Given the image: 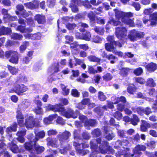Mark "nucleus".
<instances>
[{
  "instance_id": "0e129e2a",
  "label": "nucleus",
  "mask_w": 157,
  "mask_h": 157,
  "mask_svg": "<svg viewBox=\"0 0 157 157\" xmlns=\"http://www.w3.org/2000/svg\"><path fill=\"white\" fill-rule=\"evenodd\" d=\"M88 17L91 21H94V17L93 13L92 12H90L88 14Z\"/></svg>"
},
{
  "instance_id": "cd10ccee",
  "label": "nucleus",
  "mask_w": 157,
  "mask_h": 157,
  "mask_svg": "<svg viewBox=\"0 0 157 157\" xmlns=\"http://www.w3.org/2000/svg\"><path fill=\"white\" fill-rule=\"evenodd\" d=\"M35 150L38 153L42 152L44 150V148L43 147L40 146L36 144L35 143H34Z\"/></svg>"
},
{
  "instance_id": "f704fd0d",
  "label": "nucleus",
  "mask_w": 157,
  "mask_h": 157,
  "mask_svg": "<svg viewBox=\"0 0 157 157\" xmlns=\"http://www.w3.org/2000/svg\"><path fill=\"white\" fill-rule=\"evenodd\" d=\"M28 45L29 43L27 41H25L23 43L20 48V52H23L26 49L27 46Z\"/></svg>"
},
{
  "instance_id": "1a4fd4ad",
  "label": "nucleus",
  "mask_w": 157,
  "mask_h": 157,
  "mask_svg": "<svg viewBox=\"0 0 157 157\" xmlns=\"http://www.w3.org/2000/svg\"><path fill=\"white\" fill-rule=\"evenodd\" d=\"M25 125L27 128H32L36 126L35 123V120L32 116H29L25 119Z\"/></svg>"
},
{
  "instance_id": "f03ea898",
  "label": "nucleus",
  "mask_w": 157,
  "mask_h": 157,
  "mask_svg": "<svg viewBox=\"0 0 157 157\" xmlns=\"http://www.w3.org/2000/svg\"><path fill=\"white\" fill-rule=\"evenodd\" d=\"M94 140L91 141L90 142V148L92 151V153H94L95 152H101L102 154H105L108 151V150H110V153H113L114 152L113 150L107 144V142L106 141L102 142L101 144V140L100 138H98L96 140V142L98 144H101L99 147L97 146L94 142Z\"/></svg>"
},
{
  "instance_id": "aec40b11",
  "label": "nucleus",
  "mask_w": 157,
  "mask_h": 157,
  "mask_svg": "<svg viewBox=\"0 0 157 157\" xmlns=\"http://www.w3.org/2000/svg\"><path fill=\"white\" fill-rule=\"evenodd\" d=\"M62 90V93L65 96H67L69 94V89L67 88L66 86L62 84H60Z\"/></svg>"
},
{
  "instance_id": "6ab92c4d",
  "label": "nucleus",
  "mask_w": 157,
  "mask_h": 157,
  "mask_svg": "<svg viewBox=\"0 0 157 157\" xmlns=\"http://www.w3.org/2000/svg\"><path fill=\"white\" fill-rule=\"evenodd\" d=\"M35 18L39 23L42 24L45 21V17L43 16L37 15L36 16Z\"/></svg>"
},
{
  "instance_id": "72a5a7b5",
  "label": "nucleus",
  "mask_w": 157,
  "mask_h": 157,
  "mask_svg": "<svg viewBox=\"0 0 157 157\" xmlns=\"http://www.w3.org/2000/svg\"><path fill=\"white\" fill-rule=\"evenodd\" d=\"M7 66L9 70L12 74L15 75L17 73V69L9 65H8Z\"/></svg>"
},
{
  "instance_id": "f8f14e48",
  "label": "nucleus",
  "mask_w": 157,
  "mask_h": 157,
  "mask_svg": "<svg viewBox=\"0 0 157 157\" xmlns=\"http://www.w3.org/2000/svg\"><path fill=\"white\" fill-rule=\"evenodd\" d=\"M47 140L48 141L47 144L48 145L54 147H57L58 146L57 141L55 139L48 138L47 139Z\"/></svg>"
},
{
  "instance_id": "bb28decb",
  "label": "nucleus",
  "mask_w": 157,
  "mask_h": 157,
  "mask_svg": "<svg viewBox=\"0 0 157 157\" xmlns=\"http://www.w3.org/2000/svg\"><path fill=\"white\" fill-rule=\"evenodd\" d=\"M10 149L13 153H16L19 152V150L17 146L12 143L10 144Z\"/></svg>"
},
{
  "instance_id": "c9c22d12",
  "label": "nucleus",
  "mask_w": 157,
  "mask_h": 157,
  "mask_svg": "<svg viewBox=\"0 0 157 157\" xmlns=\"http://www.w3.org/2000/svg\"><path fill=\"white\" fill-rule=\"evenodd\" d=\"M34 145L33 144H32V145L29 142H26L24 144V146L25 149L28 150H30L32 149L34 147Z\"/></svg>"
},
{
  "instance_id": "13d9d810",
  "label": "nucleus",
  "mask_w": 157,
  "mask_h": 157,
  "mask_svg": "<svg viewBox=\"0 0 157 157\" xmlns=\"http://www.w3.org/2000/svg\"><path fill=\"white\" fill-rule=\"evenodd\" d=\"M47 3L49 7H52L55 4V0H48Z\"/></svg>"
},
{
  "instance_id": "f257e3e1",
  "label": "nucleus",
  "mask_w": 157,
  "mask_h": 157,
  "mask_svg": "<svg viewBox=\"0 0 157 157\" xmlns=\"http://www.w3.org/2000/svg\"><path fill=\"white\" fill-rule=\"evenodd\" d=\"M46 111L52 110L54 112H59L63 116L67 118L72 117L75 118L77 117L76 113H74L71 109L66 111L64 108L59 105H52L49 104L45 107Z\"/></svg>"
},
{
  "instance_id": "a18cd8bd",
  "label": "nucleus",
  "mask_w": 157,
  "mask_h": 157,
  "mask_svg": "<svg viewBox=\"0 0 157 157\" xmlns=\"http://www.w3.org/2000/svg\"><path fill=\"white\" fill-rule=\"evenodd\" d=\"M71 94L73 96L78 97L79 96V93L76 89H73L71 91Z\"/></svg>"
},
{
  "instance_id": "4c0bfd02",
  "label": "nucleus",
  "mask_w": 157,
  "mask_h": 157,
  "mask_svg": "<svg viewBox=\"0 0 157 157\" xmlns=\"http://www.w3.org/2000/svg\"><path fill=\"white\" fill-rule=\"evenodd\" d=\"M116 102H114V104H117L120 102H122L124 103L126 101V99L125 97L124 96H121L120 98H116Z\"/></svg>"
},
{
  "instance_id": "de8ad7c7",
  "label": "nucleus",
  "mask_w": 157,
  "mask_h": 157,
  "mask_svg": "<svg viewBox=\"0 0 157 157\" xmlns=\"http://www.w3.org/2000/svg\"><path fill=\"white\" fill-rule=\"evenodd\" d=\"M114 117L118 120L121 119L122 117L121 113L119 112H116L113 115Z\"/></svg>"
},
{
  "instance_id": "69168bd1",
  "label": "nucleus",
  "mask_w": 157,
  "mask_h": 157,
  "mask_svg": "<svg viewBox=\"0 0 157 157\" xmlns=\"http://www.w3.org/2000/svg\"><path fill=\"white\" fill-rule=\"evenodd\" d=\"M152 113L150 109L148 107L144 109V113L147 115H148Z\"/></svg>"
},
{
  "instance_id": "e2e57ef3",
  "label": "nucleus",
  "mask_w": 157,
  "mask_h": 157,
  "mask_svg": "<svg viewBox=\"0 0 157 157\" xmlns=\"http://www.w3.org/2000/svg\"><path fill=\"white\" fill-rule=\"evenodd\" d=\"M79 47L81 49H83L84 50H87L88 48L89 47L87 44H83L79 45Z\"/></svg>"
},
{
  "instance_id": "c03bdc74",
  "label": "nucleus",
  "mask_w": 157,
  "mask_h": 157,
  "mask_svg": "<svg viewBox=\"0 0 157 157\" xmlns=\"http://www.w3.org/2000/svg\"><path fill=\"white\" fill-rule=\"evenodd\" d=\"M94 31L98 33L102 34L104 31V29L101 27H96L94 29Z\"/></svg>"
},
{
  "instance_id": "338daca9",
  "label": "nucleus",
  "mask_w": 157,
  "mask_h": 157,
  "mask_svg": "<svg viewBox=\"0 0 157 157\" xmlns=\"http://www.w3.org/2000/svg\"><path fill=\"white\" fill-rule=\"evenodd\" d=\"M59 64L57 63L56 65L52 67V68H53V71L54 72H57L59 71Z\"/></svg>"
},
{
  "instance_id": "20e7f679",
  "label": "nucleus",
  "mask_w": 157,
  "mask_h": 157,
  "mask_svg": "<svg viewBox=\"0 0 157 157\" xmlns=\"http://www.w3.org/2000/svg\"><path fill=\"white\" fill-rule=\"evenodd\" d=\"M22 78H21L19 79H17L15 83L14 84V86L13 89L11 90L10 92H15L18 95H21L26 91L28 89L27 87L24 85L19 83L22 81Z\"/></svg>"
},
{
  "instance_id": "0eeeda50",
  "label": "nucleus",
  "mask_w": 157,
  "mask_h": 157,
  "mask_svg": "<svg viewBox=\"0 0 157 157\" xmlns=\"http://www.w3.org/2000/svg\"><path fill=\"white\" fill-rule=\"evenodd\" d=\"M127 30L124 27L121 26L116 28V34L118 39H121L126 36Z\"/></svg>"
},
{
  "instance_id": "a211bd4d",
  "label": "nucleus",
  "mask_w": 157,
  "mask_h": 157,
  "mask_svg": "<svg viewBox=\"0 0 157 157\" xmlns=\"http://www.w3.org/2000/svg\"><path fill=\"white\" fill-rule=\"evenodd\" d=\"M70 135L71 134L69 132H65L62 135L59 136V140L60 141H63L67 139Z\"/></svg>"
},
{
  "instance_id": "79ce46f5",
  "label": "nucleus",
  "mask_w": 157,
  "mask_h": 157,
  "mask_svg": "<svg viewBox=\"0 0 157 157\" xmlns=\"http://www.w3.org/2000/svg\"><path fill=\"white\" fill-rule=\"evenodd\" d=\"M11 37L12 39L18 40H21L22 38V35L15 33H13L11 35Z\"/></svg>"
},
{
  "instance_id": "412c9836",
  "label": "nucleus",
  "mask_w": 157,
  "mask_h": 157,
  "mask_svg": "<svg viewBox=\"0 0 157 157\" xmlns=\"http://www.w3.org/2000/svg\"><path fill=\"white\" fill-rule=\"evenodd\" d=\"M130 69L128 68H123L121 70L120 74L122 76L125 77L127 75Z\"/></svg>"
},
{
  "instance_id": "2eb2a0df",
  "label": "nucleus",
  "mask_w": 157,
  "mask_h": 157,
  "mask_svg": "<svg viewBox=\"0 0 157 157\" xmlns=\"http://www.w3.org/2000/svg\"><path fill=\"white\" fill-rule=\"evenodd\" d=\"M142 124L140 127L141 130L142 131H146L147 128L150 127V125L146 121L142 120Z\"/></svg>"
},
{
  "instance_id": "5701e85b",
  "label": "nucleus",
  "mask_w": 157,
  "mask_h": 157,
  "mask_svg": "<svg viewBox=\"0 0 157 157\" xmlns=\"http://www.w3.org/2000/svg\"><path fill=\"white\" fill-rule=\"evenodd\" d=\"M17 124L16 123H15L10 127L7 128L6 129V132H7L12 131L15 132L17 130Z\"/></svg>"
},
{
  "instance_id": "603ef678",
  "label": "nucleus",
  "mask_w": 157,
  "mask_h": 157,
  "mask_svg": "<svg viewBox=\"0 0 157 157\" xmlns=\"http://www.w3.org/2000/svg\"><path fill=\"white\" fill-rule=\"evenodd\" d=\"M124 150V151L122 152L121 153L119 152H118L117 153H116V156L117 157H120L121 155H124V157H130V156H129L128 155V154L127 153L126 154L125 153V151H124V150H122L123 151Z\"/></svg>"
},
{
  "instance_id": "6e6552de",
  "label": "nucleus",
  "mask_w": 157,
  "mask_h": 157,
  "mask_svg": "<svg viewBox=\"0 0 157 157\" xmlns=\"http://www.w3.org/2000/svg\"><path fill=\"white\" fill-rule=\"evenodd\" d=\"M116 45H117L119 47L122 46V44L119 42H116L114 41V43L112 41H111L109 44L106 43L105 44V49L108 51L109 52H113L114 51V49L115 48V46Z\"/></svg>"
},
{
  "instance_id": "473e14b6",
  "label": "nucleus",
  "mask_w": 157,
  "mask_h": 157,
  "mask_svg": "<svg viewBox=\"0 0 157 157\" xmlns=\"http://www.w3.org/2000/svg\"><path fill=\"white\" fill-rule=\"evenodd\" d=\"M143 72L142 69L141 67H139L134 70L133 73L136 75H141Z\"/></svg>"
},
{
  "instance_id": "7c9ffc66",
  "label": "nucleus",
  "mask_w": 157,
  "mask_h": 157,
  "mask_svg": "<svg viewBox=\"0 0 157 157\" xmlns=\"http://www.w3.org/2000/svg\"><path fill=\"white\" fill-rule=\"evenodd\" d=\"M89 60L91 61L96 62H99L100 61V59L96 57L95 56H90L88 57Z\"/></svg>"
},
{
  "instance_id": "8fccbe9b",
  "label": "nucleus",
  "mask_w": 157,
  "mask_h": 157,
  "mask_svg": "<svg viewBox=\"0 0 157 157\" xmlns=\"http://www.w3.org/2000/svg\"><path fill=\"white\" fill-rule=\"evenodd\" d=\"M34 112L36 114H43V110L40 107H38L34 110Z\"/></svg>"
},
{
  "instance_id": "a19ab883",
  "label": "nucleus",
  "mask_w": 157,
  "mask_h": 157,
  "mask_svg": "<svg viewBox=\"0 0 157 157\" xmlns=\"http://www.w3.org/2000/svg\"><path fill=\"white\" fill-rule=\"evenodd\" d=\"M26 131L25 129L20 130L17 132V135L18 136H24L26 134Z\"/></svg>"
},
{
  "instance_id": "4d7b16f0",
  "label": "nucleus",
  "mask_w": 157,
  "mask_h": 157,
  "mask_svg": "<svg viewBox=\"0 0 157 157\" xmlns=\"http://www.w3.org/2000/svg\"><path fill=\"white\" fill-rule=\"evenodd\" d=\"M135 79L136 82L141 84H144L145 82V80L141 78H136Z\"/></svg>"
},
{
  "instance_id": "e433bc0d",
  "label": "nucleus",
  "mask_w": 157,
  "mask_h": 157,
  "mask_svg": "<svg viewBox=\"0 0 157 157\" xmlns=\"http://www.w3.org/2000/svg\"><path fill=\"white\" fill-rule=\"evenodd\" d=\"M103 79L106 81H108L111 80L113 76L110 74L109 73H107L103 77Z\"/></svg>"
},
{
  "instance_id": "864d4df0",
  "label": "nucleus",
  "mask_w": 157,
  "mask_h": 157,
  "mask_svg": "<svg viewBox=\"0 0 157 157\" xmlns=\"http://www.w3.org/2000/svg\"><path fill=\"white\" fill-rule=\"evenodd\" d=\"M132 5L135 7L137 11L139 10L140 8V5L139 3L133 2Z\"/></svg>"
},
{
  "instance_id": "2f4dec72",
  "label": "nucleus",
  "mask_w": 157,
  "mask_h": 157,
  "mask_svg": "<svg viewBox=\"0 0 157 157\" xmlns=\"http://www.w3.org/2000/svg\"><path fill=\"white\" fill-rule=\"evenodd\" d=\"M98 99L101 101H104L106 99V96L103 92L101 91H99L98 93Z\"/></svg>"
},
{
  "instance_id": "dca6fc26",
  "label": "nucleus",
  "mask_w": 157,
  "mask_h": 157,
  "mask_svg": "<svg viewBox=\"0 0 157 157\" xmlns=\"http://www.w3.org/2000/svg\"><path fill=\"white\" fill-rule=\"evenodd\" d=\"M108 128L107 127L105 128L104 131L107 134L105 136V138L109 140H110L112 139L114 137V134L110 131H107Z\"/></svg>"
},
{
  "instance_id": "423d86ee",
  "label": "nucleus",
  "mask_w": 157,
  "mask_h": 157,
  "mask_svg": "<svg viewBox=\"0 0 157 157\" xmlns=\"http://www.w3.org/2000/svg\"><path fill=\"white\" fill-rule=\"evenodd\" d=\"M144 35L143 32L132 30L129 32L128 37L131 41H134L143 37Z\"/></svg>"
},
{
  "instance_id": "6e6d98bb",
  "label": "nucleus",
  "mask_w": 157,
  "mask_h": 157,
  "mask_svg": "<svg viewBox=\"0 0 157 157\" xmlns=\"http://www.w3.org/2000/svg\"><path fill=\"white\" fill-rule=\"evenodd\" d=\"M67 27L69 30H72L76 27V25L75 24L68 23L66 25Z\"/></svg>"
},
{
  "instance_id": "a878e982",
  "label": "nucleus",
  "mask_w": 157,
  "mask_h": 157,
  "mask_svg": "<svg viewBox=\"0 0 157 157\" xmlns=\"http://www.w3.org/2000/svg\"><path fill=\"white\" fill-rule=\"evenodd\" d=\"M10 32L11 30L10 29L4 27H2L0 30V35L9 33Z\"/></svg>"
},
{
  "instance_id": "9d476101",
  "label": "nucleus",
  "mask_w": 157,
  "mask_h": 157,
  "mask_svg": "<svg viewBox=\"0 0 157 157\" xmlns=\"http://www.w3.org/2000/svg\"><path fill=\"white\" fill-rule=\"evenodd\" d=\"M16 118L18 125L21 127L24 125V117L20 110H17V111Z\"/></svg>"
},
{
  "instance_id": "c756f323",
  "label": "nucleus",
  "mask_w": 157,
  "mask_h": 157,
  "mask_svg": "<svg viewBox=\"0 0 157 157\" xmlns=\"http://www.w3.org/2000/svg\"><path fill=\"white\" fill-rule=\"evenodd\" d=\"M96 124V121L94 120H89V121H86L85 123V127L88 126H93Z\"/></svg>"
},
{
  "instance_id": "37998d69",
  "label": "nucleus",
  "mask_w": 157,
  "mask_h": 157,
  "mask_svg": "<svg viewBox=\"0 0 157 157\" xmlns=\"http://www.w3.org/2000/svg\"><path fill=\"white\" fill-rule=\"evenodd\" d=\"M88 71L90 74H94L98 72L97 70L91 66H89L88 67Z\"/></svg>"
},
{
  "instance_id": "ddd939ff",
  "label": "nucleus",
  "mask_w": 157,
  "mask_h": 157,
  "mask_svg": "<svg viewBox=\"0 0 157 157\" xmlns=\"http://www.w3.org/2000/svg\"><path fill=\"white\" fill-rule=\"evenodd\" d=\"M146 68L147 71L153 72L157 69V65L154 63H151L147 65Z\"/></svg>"
},
{
  "instance_id": "5fc2aeb1",
  "label": "nucleus",
  "mask_w": 157,
  "mask_h": 157,
  "mask_svg": "<svg viewBox=\"0 0 157 157\" xmlns=\"http://www.w3.org/2000/svg\"><path fill=\"white\" fill-rule=\"evenodd\" d=\"M2 14L4 15V18L5 19V20L7 19L9 17V16H10V15L8 14L7 10L3 9L2 10Z\"/></svg>"
},
{
  "instance_id": "b1692460",
  "label": "nucleus",
  "mask_w": 157,
  "mask_h": 157,
  "mask_svg": "<svg viewBox=\"0 0 157 157\" xmlns=\"http://www.w3.org/2000/svg\"><path fill=\"white\" fill-rule=\"evenodd\" d=\"M91 37V35L90 33L89 32H86L85 34H83L82 36L78 37V38L89 41L90 40Z\"/></svg>"
},
{
  "instance_id": "f3484780",
  "label": "nucleus",
  "mask_w": 157,
  "mask_h": 157,
  "mask_svg": "<svg viewBox=\"0 0 157 157\" xmlns=\"http://www.w3.org/2000/svg\"><path fill=\"white\" fill-rule=\"evenodd\" d=\"M146 149V147L143 145H138L133 149V151L135 153L140 154V151H144Z\"/></svg>"
},
{
  "instance_id": "49530a36",
  "label": "nucleus",
  "mask_w": 157,
  "mask_h": 157,
  "mask_svg": "<svg viewBox=\"0 0 157 157\" xmlns=\"http://www.w3.org/2000/svg\"><path fill=\"white\" fill-rule=\"evenodd\" d=\"M70 6L73 12H76L78 11V9L76 5L74 4L73 3H71L70 5Z\"/></svg>"
},
{
  "instance_id": "4468645a",
  "label": "nucleus",
  "mask_w": 157,
  "mask_h": 157,
  "mask_svg": "<svg viewBox=\"0 0 157 157\" xmlns=\"http://www.w3.org/2000/svg\"><path fill=\"white\" fill-rule=\"evenodd\" d=\"M151 16V23L150 25L151 26H155L157 24V12L154 13Z\"/></svg>"
},
{
  "instance_id": "680f3d73",
  "label": "nucleus",
  "mask_w": 157,
  "mask_h": 157,
  "mask_svg": "<svg viewBox=\"0 0 157 157\" xmlns=\"http://www.w3.org/2000/svg\"><path fill=\"white\" fill-rule=\"evenodd\" d=\"M83 4L87 8H90L91 7V6L90 5V2L88 0H85V1L84 2Z\"/></svg>"
},
{
  "instance_id": "ea45409f",
  "label": "nucleus",
  "mask_w": 157,
  "mask_h": 157,
  "mask_svg": "<svg viewBox=\"0 0 157 157\" xmlns=\"http://www.w3.org/2000/svg\"><path fill=\"white\" fill-rule=\"evenodd\" d=\"M147 85L152 87L155 86V83L153 80L151 78H149L147 81Z\"/></svg>"
},
{
  "instance_id": "3c124183",
  "label": "nucleus",
  "mask_w": 157,
  "mask_h": 157,
  "mask_svg": "<svg viewBox=\"0 0 157 157\" xmlns=\"http://www.w3.org/2000/svg\"><path fill=\"white\" fill-rule=\"evenodd\" d=\"M101 39L99 36H94L92 38V41L96 43H100L101 41Z\"/></svg>"
},
{
  "instance_id": "7ed1b4c3",
  "label": "nucleus",
  "mask_w": 157,
  "mask_h": 157,
  "mask_svg": "<svg viewBox=\"0 0 157 157\" xmlns=\"http://www.w3.org/2000/svg\"><path fill=\"white\" fill-rule=\"evenodd\" d=\"M115 12V16L117 19H121V21L125 24L130 26H134V24L133 20L129 18L133 17V14L131 12H124L117 9L114 10Z\"/></svg>"
},
{
  "instance_id": "09e8293b",
  "label": "nucleus",
  "mask_w": 157,
  "mask_h": 157,
  "mask_svg": "<svg viewBox=\"0 0 157 157\" xmlns=\"http://www.w3.org/2000/svg\"><path fill=\"white\" fill-rule=\"evenodd\" d=\"M136 89L134 86H129L128 89V91L131 94H133L136 91Z\"/></svg>"
},
{
  "instance_id": "774afa93",
  "label": "nucleus",
  "mask_w": 157,
  "mask_h": 157,
  "mask_svg": "<svg viewBox=\"0 0 157 157\" xmlns=\"http://www.w3.org/2000/svg\"><path fill=\"white\" fill-rule=\"evenodd\" d=\"M57 133V132L55 130H50L48 132V135L49 136L55 135Z\"/></svg>"
},
{
  "instance_id": "9b49d317",
  "label": "nucleus",
  "mask_w": 157,
  "mask_h": 157,
  "mask_svg": "<svg viewBox=\"0 0 157 157\" xmlns=\"http://www.w3.org/2000/svg\"><path fill=\"white\" fill-rule=\"evenodd\" d=\"M35 133L36 134V137L33 140H31L33 137V134H30L28 137V139L31 140V142H33V143H35L40 138H42L45 136V133L43 131L40 132L37 134H36V132Z\"/></svg>"
},
{
  "instance_id": "393cba45",
  "label": "nucleus",
  "mask_w": 157,
  "mask_h": 157,
  "mask_svg": "<svg viewBox=\"0 0 157 157\" xmlns=\"http://www.w3.org/2000/svg\"><path fill=\"white\" fill-rule=\"evenodd\" d=\"M24 5L26 7L31 9H35L38 6L37 4H35L31 2L25 3Z\"/></svg>"
},
{
  "instance_id": "39448f33",
  "label": "nucleus",
  "mask_w": 157,
  "mask_h": 157,
  "mask_svg": "<svg viewBox=\"0 0 157 157\" xmlns=\"http://www.w3.org/2000/svg\"><path fill=\"white\" fill-rule=\"evenodd\" d=\"M5 56L7 58H10L9 61L14 63L17 64L18 63V56L17 52L13 50L8 51L6 52Z\"/></svg>"
},
{
  "instance_id": "58836bf2",
  "label": "nucleus",
  "mask_w": 157,
  "mask_h": 157,
  "mask_svg": "<svg viewBox=\"0 0 157 157\" xmlns=\"http://www.w3.org/2000/svg\"><path fill=\"white\" fill-rule=\"evenodd\" d=\"M132 109L134 112H137L140 115L144 113V109L140 107H138L136 109L132 108Z\"/></svg>"
},
{
  "instance_id": "052dcab7",
  "label": "nucleus",
  "mask_w": 157,
  "mask_h": 157,
  "mask_svg": "<svg viewBox=\"0 0 157 157\" xmlns=\"http://www.w3.org/2000/svg\"><path fill=\"white\" fill-rule=\"evenodd\" d=\"M92 134L93 135L95 136H99L100 134V130L99 129H97L94 130L92 132Z\"/></svg>"
},
{
  "instance_id": "c85d7f7f",
  "label": "nucleus",
  "mask_w": 157,
  "mask_h": 157,
  "mask_svg": "<svg viewBox=\"0 0 157 157\" xmlns=\"http://www.w3.org/2000/svg\"><path fill=\"white\" fill-rule=\"evenodd\" d=\"M131 123L134 125L137 124V123L139 121V119L137 116L136 115H133V118L131 120Z\"/></svg>"
},
{
  "instance_id": "4be33fe9",
  "label": "nucleus",
  "mask_w": 157,
  "mask_h": 157,
  "mask_svg": "<svg viewBox=\"0 0 157 157\" xmlns=\"http://www.w3.org/2000/svg\"><path fill=\"white\" fill-rule=\"evenodd\" d=\"M17 30L20 31L21 33L30 32L32 31L31 29H25V27L22 26H19L17 28Z\"/></svg>"
},
{
  "instance_id": "bf43d9fd",
  "label": "nucleus",
  "mask_w": 157,
  "mask_h": 157,
  "mask_svg": "<svg viewBox=\"0 0 157 157\" xmlns=\"http://www.w3.org/2000/svg\"><path fill=\"white\" fill-rule=\"evenodd\" d=\"M82 103L85 106L86 105H89V103H90V101L89 99L85 98L83 99L82 101Z\"/></svg>"
}]
</instances>
